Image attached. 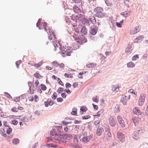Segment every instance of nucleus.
Instances as JSON below:
<instances>
[{"mask_svg": "<svg viewBox=\"0 0 148 148\" xmlns=\"http://www.w3.org/2000/svg\"><path fill=\"white\" fill-rule=\"evenodd\" d=\"M72 134H58L54 136V139L61 142L64 143L68 141L72 138Z\"/></svg>", "mask_w": 148, "mask_h": 148, "instance_id": "f257e3e1", "label": "nucleus"}, {"mask_svg": "<svg viewBox=\"0 0 148 148\" xmlns=\"http://www.w3.org/2000/svg\"><path fill=\"white\" fill-rule=\"evenodd\" d=\"M60 47L62 48L61 54L63 57L71 55L73 50L72 48L71 47H67L66 45L63 46L62 47V46H60Z\"/></svg>", "mask_w": 148, "mask_h": 148, "instance_id": "f03ea898", "label": "nucleus"}, {"mask_svg": "<svg viewBox=\"0 0 148 148\" xmlns=\"http://www.w3.org/2000/svg\"><path fill=\"white\" fill-rule=\"evenodd\" d=\"M28 84L29 87V91L30 94H32L34 93L35 90L37 88L39 84V82L38 80L35 81L34 84H33L31 82L29 81Z\"/></svg>", "mask_w": 148, "mask_h": 148, "instance_id": "7ed1b4c3", "label": "nucleus"}, {"mask_svg": "<svg viewBox=\"0 0 148 148\" xmlns=\"http://www.w3.org/2000/svg\"><path fill=\"white\" fill-rule=\"evenodd\" d=\"M103 9L100 7H97L94 10L95 16L98 18H103L105 16V14L103 13Z\"/></svg>", "mask_w": 148, "mask_h": 148, "instance_id": "20e7f679", "label": "nucleus"}, {"mask_svg": "<svg viewBox=\"0 0 148 148\" xmlns=\"http://www.w3.org/2000/svg\"><path fill=\"white\" fill-rule=\"evenodd\" d=\"M57 43L56 40H54L52 42L49 44L50 45L49 47V49L52 51H56L58 48Z\"/></svg>", "mask_w": 148, "mask_h": 148, "instance_id": "39448f33", "label": "nucleus"}, {"mask_svg": "<svg viewBox=\"0 0 148 148\" xmlns=\"http://www.w3.org/2000/svg\"><path fill=\"white\" fill-rule=\"evenodd\" d=\"M145 96L146 95L144 93L140 94L138 103V105L140 106H142L144 104Z\"/></svg>", "mask_w": 148, "mask_h": 148, "instance_id": "423d86ee", "label": "nucleus"}, {"mask_svg": "<svg viewBox=\"0 0 148 148\" xmlns=\"http://www.w3.org/2000/svg\"><path fill=\"white\" fill-rule=\"evenodd\" d=\"M37 26L38 27L39 29H40L44 28L45 31H47V23L43 22L40 23L39 21H38L36 24Z\"/></svg>", "mask_w": 148, "mask_h": 148, "instance_id": "0eeeda50", "label": "nucleus"}, {"mask_svg": "<svg viewBox=\"0 0 148 148\" xmlns=\"http://www.w3.org/2000/svg\"><path fill=\"white\" fill-rule=\"evenodd\" d=\"M130 96H127L125 95H122L121 98V101L124 105H126L127 101L130 99Z\"/></svg>", "mask_w": 148, "mask_h": 148, "instance_id": "6e6552de", "label": "nucleus"}, {"mask_svg": "<svg viewBox=\"0 0 148 148\" xmlns=\"http://www.w3.org/2000/svg\"><path fill=\"white\" fill-rule=\"evenodd\" d=\"M72 138H73V142L74 143V144L72 145V147L74 148H76L78 147V140L76 136L74 134L72 135Z\"/></svg>", "mask_w": 148, "mask_h": 148, "instance_id": "1a4fd4ad", "label": "nucleus"}, {"mask_svg": "<svg viewBox=\"0 0 148 148\" xmlns=\"http://www.w3.org/2000/svg\"><path fill=\"white\" fill-rule=\"evenodd\" d=\"M140 30V28L139 26H137L135 27L132 29L130 31V34L132 35H134L139 32Z\"/></svg>", "mask_w": 148, "mask_h": 148, "instance_id": "9d476101", "label": "nucleus"}, {"mask_svg": "<svg viewBox=\"0 0 148 148\" xmlns=\"http://www.w3.org/2000/svg\"><path fill=\"white\" fill-rule=\"evenodd\" d=\"M117 120L121 127H125L124 121L121 116H117Z\"/></svg>", "mask_w": 148, "mask_h": 148, "instance_id": "9b49d317", "label": "nucleus"}, {"mask_svg": "<svg viewBox=\"0 0 148 148\" xmlns=\"http://www.w3.org/2000/svg\"><path fill=\"white\" fill-rule=\"evenodd\" d=\"M117 137L119 140L123 142L125 141V138L124 135L120 132H118L117 133Z\"/></svg>", "mask_w": 148, "mask_h": 148, "instance_id": "f8f14e48", "label": "nucleus"}, {"mask_svg": "<svg viewBox=\"0 0 148 148\" xmlns=\"http://www.w3.org/2000/svg\"><path fill=\"white\" fill-rule=\"evenodd\" d=\"M92 138V137L91 136H85L82 138L80 140L81 141L85 143H87Z\"/></svg>", "mask_w": 148, "mask_h": 148, "instance_id": "ddd939ff", "label": "nucleus"}, {"mask_svg": "<svg viewBox=\"0 0 148 148\" xmlns=\"http://www.w3.org/2000/svg\"><path fill=\"white\" fill-rule=\"evenodd\" d=\"M108 120L110 124L112 127L115 125L116 122L113 116H110L108 118Z\"/></svg>", "mask_w": 148, "mask_h": 148, "instance_id": "4468645a", "label": "nucleus"}, {"mask_svg": "<svg viewBox=\"0 0 148 148\" xmlns=\"http://www.w3.org/2000/svg\"><path fill=\"white\" fill-rule=\"evenodd\" d=\"M89 19L93 24H97L98 25H100V23L99 22H96V20L95 17L93 16H90Z\"/></svg>", "mask_w": 148, "mask_h": 148, "instance_id": "2eb2a0df", "label": "nucleus"}, {"mask_svg": "<svg viewBox=\"0 0 148 148\" xmlns=\"http://www.w3.org/2000/svg\"><path fill=\"white\" fill-rule=\"evenodd\" d=\"M40 88L43 91L46 90L47 89V87L45 85L43 84H41L38 87V89H37V92L40 93L42 92V91L40 89Z\"/></svg>", "mask_w": 148, "mask_h": 148, "instance_id": "dca6fc26", "label": "nucleus"}, {"mask_svg": "<svg viewBox=\"0 0 148 148\" xmlns=\"http://www.w3.org/2000/svg\"><path fill=\"white\" fill-rule=\"evenodd\" d=\"M97 30L98 27L95 25H93L91 27L90 33L93 35H95L97 33Z\"/></svg>", "mask_w": 148, "mask_h": 148, "instance_id": "f3484780", "label": "nucleus"}, {"mask_svg": "<svg viewBox=\"0 0 148 148\" xmlns=\"http://www.w3.org/2000/svg\"><path fill=\"white\" fill-rule=\"evenodd\" d=\"M144 38L143 36H139L134 39V41L136 43L140 42L143 40Z\"/></svg>", "mask_w": 148, "mask_h": 148, "instance_id": "a211bd4d", "label": "nucleus"}, {"mask_svg": "<svg viewBox=\"0 0 148 148\" xmlns=\"http://www.w3.org/2000/svg\"><path fill=\"white\" fill-rule=\"evenodd\" d=\"M119 85H113L112 87V90L113 91L116 92L119 90Z\"/></svg>", "mask_w": 148, "mask_h": 148, "instance_id": "6ab92c4d", "label": "nucleus"}, {"mask_svg": "<svg viewBox=\"0 0 148 148\" xmlns=\"http://www.w3.org/2000/svg\"><path fill=\"white\" fill-rule=\"evenodd\" d=\"M103 131L104 130L103 128H98L96 130V134L97 135L100 136Z\"/></svg>", "mask_w": 148, "mask_h": 148, "instance_id": "aec40b11", "label": "nucleus"}, {"mask_svg": "<svg viewBox=\"0 0 148 148\" xmlns=\"http://www.w3.org/2000/svg\"><path fill=\"white\" fill-rule=\"evenodd\" d=\"M140 131L135 132L134 133L133 137L136 139H138L139 138V132Z\"/></svg>", "mask_w": 148, "mask_h": 148, "instance_id": "412c9836", "label": "nucleus"}, {"mask_svg": "<svg viewBox=\"0 0 148 148\" xmlns=\"http://www.w3.org/2000/svg\"><path fill=\"white\" fill-rule=\"evenodd\" d=\"M34 76L36 78H38L39 79H41L42 77V76L38 71L36 72L35 73L34 75Z\"/></svg>", "mask_w": 148, "mask_h": 148, "instance_id": "4be33fe9", "label": "nucleus"}, {"mask_svg": "<svg viewBox=\"0 0 148 148\" xmlns=\"http://www.w3.org/2000/svg\"><path fill=\"white\" fill-rule=\"evenodd\" d=\"M132 111H133V113L135 114H137L140 113V110L137 107H135L133 109Z\"/></svg>", "mask_w": 148, "mask_h": 148, "instance_id": "5701e85b", "label": "nucleus"}, {"mask_svg": "<svg viewBox=\"0 0 148 148\" xmlns=\"http://www.w3.org/2000/svg\"><path fill=\"white\" fill-rule=\"evenodd\" d=\"M47 32L48 33V32H49V33L50 34H52L53 35V36L54 38H55V39H56V36L55 35V33L53 30L51 28H48L47 29Z\"/></svg>", "mask_w": 148, "mask_h": 148, "instance_id": "b1692460", "label": "nucleus"}, {"mask_svg": "<svg viewBox=\"0 0 148 148\" xmlns=\"http://www.w3.org/2000/svg\"><path fill=\"white\" fill-rule=\"evenodd\" d=\"M73 10L74 12L76 13H79L80 12V10L77 6L75 5L73 7Z\"/></svg>", "mask_w": 148, "mask_h": 148, "instance_id": "393cba45", "label": "nucleus"}, {"mask_svg": "<svg viewBox=\"0 0 148 148\" xmlns=\"http://www.w3.org/2000/svg\"><path fill=\"white\" fill-rule=\"evenodd\" d=\"M20 143V140L17 138L13 139L12 141V143L14 145L18 144Z\"/></svg>", "mask_w": 148, "mask_h": 148, "instance_id": "a878e982", "label": "nucleus"}, {"mask_svg": "<svg viewBox=\"0 0 148 148\" xmlns=\"http://www.w3.org/2000/svg\"><path fill=\"white\" fill-rule=\"evenodd\" d=\"M64 77L66 78H73V74L70 73H66L64 74Z\"/></svg>", "mask_w": 148, "mask_h": 148, "instance_id": "bb28decb", "label": "nucleus"}, {"mask_svg": "<svg viewBox=\"0 0 148 148\" xmlns=\"http://www.w3.org/2000/svg\"><path fill=\"white\" fill-rule=\"evenodd\" d=\"M105 134H106V138L108 140H109L111 138V134L110 132H106Z\"/></svg>", "mask_w": 148, "mask_h": 148, "instance_id": "cd10ccee", "label": "nucleus"}, {"mask_svg": "<svg viewBox=\"0 0 148 148\" xmlns=\"http://www.w3.org/2000/svg\"><path fill=\"white\" fill-rule=\"evenodd\" d=\"M43 61H41L40 62L37 64H35L33 65V66L36 67V68H38L40 67L43 64Z\"/></svg>", "mask_w": 148, "mask_h": 148, "instance_id": "c85d7f7f", "label": "nucleus"}, {"mask_svg": "<svg viewBox=\"0 0 148 148\" xmlns=\"http://www.w3.org/2000/svg\"><path fill=\"white\" fill-rule=\"evenodd\" d=\"M127 65L128 67L132 68L134 67L135 65L132 62H130L127 64Z\"/></svg>", "mask_w": 148, "mask_h": 148, "instance_id": "c756f323", "label": "nucleus"}, {"mask_svg": "<svg viewBox=\"0 0 148 148\" xmlns=\"http://www.w3.org/2000/svg\"><path fill=\"white\" fill-rule=\"evenodd\" d=\"M103 127L106 132H110V129L109 127L107 124L106 123L104 124L103 125Z\"/></svg>", "mask_w": 148, "mask_h": 148, "instance_id": "7c9ffc66", "label": "nucleus"}, {"mask_svg": "<svg viewBox=\"0 0 148 148\" xmlns=\"http://www.w3.org/2000/svg\"><path fill=\"white\" fill-rule=\"evenodd\" d=\"M47 148H57V146L52 144H49L47 145Z\"/></svg>", "mask_w": 148, "mask_h": 148, "instance_id": "2f4dec72", "label": "nucleus"}, {"mask_svg": "<svg viewBox=\"0 0 148 148\" xmlns=\"http://www.w3.org/2000/svg\"><path fill=\"white\" fill-rule=\"evenodd\" d=\"M50 135H51V136H53V138H53L54 136L56 134H56V132L55 130H53L51 131L50 132Z\"/></svg>", "mask_w": 148, "mask_h": 148, "instance_id": "473e14b6", "label": "nucleus"}, {"mask_svg": "<svg viewBox=\"0 0 148 148\" xmlns=\"http://www.w3.org/2000/svg\"><path fill=\"white\" fill-rule=\"evenodd\" d=\"M59 63L56 61H55L52 62V65L55 67H57L58 66Z\"/></svg>", "mask_w": 148, "mask_h": 148, "instance_id": "72a5a7b5", "label": "nucleus"}, {"mask_svg": "<svg viewBox=\"0 0 148 148\" xmlns=\"http://www.w3.org/2000/svg\"><path fill=\"white\" fill-rule=\"evenodd\" d=\"M58 66L61 69H64L65 68V65L63 63H61L58 64Z\"/></svg>", "mask_w": 148, "mask_h": 148, "instance_id": "f704fd0d", "label": "nucleus"}, {"mask_svg": "<svg viewBox=\"0 0 148 148\" xmlns=\"http://www.w3.org/2000/svg\"><path fill=\"white\" fill-rule=\"evenodd\" d=\"M71 114L73 115H77V109L75 108H73L72 109V111L71 113Z\"/></svg>", "mask_w": 148, "mask_h": 148, "instance_id": "c9c22d12", "label": "nucleus"}, {"mask_svg": "<svg viewBox=\"0 0 148 148\" xmlns=\"http://www.w3.org/2000/svg\"><path fill=\"white\" fill-rule=\"evenodd\" d=\"M130 14V12L129 11H126L122 13L121 14L122 15H123L125 17H127Z\"/></svg>", "mask_w": 148, "mask_h": 148, "instance_id": "e433bc0d", "label": "nucleus"}, {"mask_svg": "<svg viewBox=\"0 0 148 148\" xmlns=\"http://www.w3.org/2000/svg\"><path fill=\"white\" fill-rule=\"evenodd\" d=\"M81 32L83 34H85L87 32V31L85 27H83L82 28Z\"/></svg>", "mask_w": 148, "mask_h": 148, "instance_id": "4c0bfd02", "label": "nucleus"}, {"mask_svg": "<svg viewBox=\"0 0 148 148\" xmlns=\"http://www.w3.org/2000/svg\"><path fill=\"white\" fill-rule=\"evenodd\" d=\"M132 52V49L129 47L127 48L126 49V53L127 54H130Z\"/></svg>", "mask_w": 148, "mask_h": 148, "instance_id": "58836bf2", "label": "nucleus"}, {"mask_svg": "<svg viewBox=\"0 0 148 148\" xmlns=\"http://www.w3.org/2000/svg\"><path fill=\"white\" fill-rule=\"evenodd\" d=\"M57 96V95L56 92H54L52 96V99L53 100H55Z\"/></svg>", "mask_w": 148, "mask_h": 148, "instance_id": "ea45409f", "label": "nucleus"}, {"mask_svg": "<svg viewBox=\"0 0 148 148\" xmlns=\"http://www.w3.org/2000/svg\"><path fill=\"white\" fill-rule=\"evenodd\" d=\"M139 119H138V118H135V119H133L135 125H137L139 123L138 120Z\"/></svg>", "mask_w": 148, "mask_h": 148, "instance_id": "a19ab883", "label": "nucleus"}, {"mask_svg": "<svg viewBox=\"0 0 148 148\" xmlns=\"http://www.w3.org/2000/svg\"><path fill=\"white\" fill-rule=\"evenodd\" d=\"M75 40L76 42L79 44H81L83 42V40L81 39H80L79 38H77L75 39Z\"/></svg>", "mask_w": 148, "mask_h": 148, "instance_id": "79ce46f5", "label": "nucleus"}, {"mask_svg": "<svg viewBox=\"0 0 148 148\" xmlns=\"http://www.w3.org/2000/svg\"><path fill=\"white\" fill-rule=\"evenodd\" d=\"M93 99L94 101L97 103L99 101V97L97 96L94 97L93 98Z\"/></svg>", "mask_w": 148, "mask_h": 148, "instance_id": "37998d69", "label": "nucleus"}, {"mask_svg": "<svg viewBox=\"0 0 148 148\" xmlns=\"http://www.w3.org/2000/svg\"><path fill=\"white\" fill-rule=\"evenodd\" d=\"M63 90L64 88H63L60 87L58 89L57 91L58 93L60 94L63 91Z\"/></svg>", "mask_w": 148, "mask_h": 148, "instance_id": "c03bdc74", "label": "nucleus"}, {"mask_svg": "<svg viewBox=\"0 0 148 148\" xmlns=\"http://www.w3.org/2000/svg\"><path fill=\"white\" fill-rule=\"evenodd\" d=\"M139 58L138 55V54H136V55L133 56L132 58V60H137Z\"/></svg>", "mask_w": 148, "mask_h": 148, "instance_id": "a18cd8bd", "label": "nucleus"}, {"mask_svg": "<svg viewBox=\"0 0 148 148\" xmlns=\"http://www.w3.org/2000/svg\"><path fill=\"white\" fill-rule=\"evenodd\" d=\"M128 92L130 93L134 94L136 96H137L136 93V94L134 92V91L133 89H131L129 90L128 91Z\"/></svg>", "mask_w": 148, "mask_h": 148, "instance_id": "49530a36", "label": "nucleus"}, {"mask_svg": "<svg viewBox=\"0 0 148 148\" xmlns=\"http://www.w3.org/2000/svg\"><path fill=\"white\" fill-rule=\"evenodd\" d=\"M87 110V108L86 107L84 106H82L81 107L80 110L83 112H85Z\"/></svg>", "mask_w": 148, "mask_h": 148, "instance_id": "de8ad7c7", "label": "nucleus"}, {"mask_svg": "<svg viewBox=\"0 0 148 148\" xmlns=\"http://www.w3.org/2000/svg\"><path fill=\"white\" fill-rule=\"evenodd\" d=\"M12 129L10 127H9L6 131V133L7 134H10L12 132Z\"/></svg>", "mask_w": 148, "mask_h": 148, "instance_id": "09e8293b", "label": "nucleus"}, {"mask_svg": "<svg viewBox=\"0 0 148 148\" xmlns=\"http://www.w3.org/2000/svg\"><path fill=\"white\" fill-rule=\"evenodd\" d=\"M14 101L16 102H18L20 101V97H14Z\"/></svg>", "mask_w": 148, "mask_h": 148, "instance_id": "8fccbe9b", "label": "nucleus"}, {"mask_svg": "<svg viewBox=\"0 0 148 148\" xmlns=\"http://www.w3.org/2000/svg\"><path fill=\"white\" fill-rule=\"evenodd\" d=\"M94 65L92 63H90L87 65V67L88 68H91L94 66Z\"/></svg>", "mask_w": 148, "mask_h": 148, "instance_id": "3c124183", "label": "nucleus"}, {"mask_svg": "<svg viewBox=\"0 0 148 148\" xmlns=\"http://www.w3.org/2000/svg\"><path fill=\"white\" fill-rule=\"evenodd\" d=\"M90 117V116L89 115H87L83 116L82 118L83 119H89Z\"/></svg>", "mask_w": 148, "mask_h": 148, "instance_id": "603ef678", "label": "nucleus"}, {"mask_svg": "<svg viewBox=\"0 0 148 148\" xmlns=\"http://www.w3.org/2000/svg\"><path fill=\"white\" fill-rule=\"evenodd\" d=\"M3 125L4 126V127H9V125H8V123H7V121H3Z\"/></svg>", "mask_w": 148, "mask_h": 148, "instance_id": "864d4df0", "label": "nucleus"}, {"mask_svg": "<svg viewBox=\"0 0 148 148\" xmlns=\"http://www.w3.org/2000/svg\"><path fill=\"white\" fill-rule=\"evenodd\" d=\"M47 101H48L49 105L50 106H52L53 104V101L51 99H47Z\"/></svg>", "mask_w": 148, "mask_h": 148, "instance_id": "5fc2aeb1", "label": "nucleus"}, {"mask_svg": "<svg viewBox=\"0 0 148 148\" xmlns=\"http://www.w3.org/2000/svg\"><path fill=\"white\" fill-rule=\"evenodd\" d=\"M11 121L12 123L14 125H16L18 123V121L15 120H13Z\"/></svg>", "mask_w": 148, "mask_h": 148, "instance_id": "6e6d98bb", "label": "nucleus"}, {"mask_svg": "<svg viewBox=\"0 0 148 148\" xmlns=\"http://www.w3.org/2000/svg\"><path fill=\"white\" fill-rule=\"evenodd\" d=\"M58 81L59 84L62 86L64 85L63 83L62 82L59 78H58Z\"/></svg>", "mask_w": 148, "mask_h": 148, "instance_id": "4d7b16f0", "label": "nucleus"}, {"mask_svg": "<svg viewBox=\"0 0 148 148\" xmlns=\"http://www.w3.org/2000/svg\"><path fill=\"white\" fill-rule=\"evenodd\" d=\"M11 111L14 112H18V109L16 107H14L11 109Z\"/></svg>", "mask_w": 148, "mask_h": 148, "instance_id": "13d9d810", "label": "nucleus"}, {"mask_svg": "<svg viewBox=\"0 0 148 148\" xmlns=\"http://www.w3.org/2000/svg\"><path fill=\"white\" fill-rule=\"evenodd\" d=\"M35 101L36 102L38 101L39 100V97L37 95H36L34 96V99Z\"/></svg>", "mask_w": 148, "mask_h": 148, "instance_id": "bf43d9fd", "label": "nucleus"}, {"mask_svg": "<svg viewBox=\"0 0 148 148\" xmlns=\"http://www.w3.org/2000/svg\"><path fill=\"white\" fill-rule=\"evenodd\" d=\"M78 83L77 82H75L73 85V86L74 88H76L78 86Z\"/></svg>", "mask_w": 148, "mask_h": 148, "instance_id": "052dcab7", "label": "nucleus"}, {"mask_svg": "<svg viewBox=\"0 0 148 148\" xmlns=\"http://www.w3.org/2000/svg\"><path fill=\"white\" fill-rule=\"evenodd\" d=\"M41 112L39 111H36L34 112V114L36 115H39L40 114Z\"/></svg>", "mask_w": 148, "mask_h": 148, "instance_id": "680f3d73", "label": "nucleus"}, {"mask_svg": "<svg viewBox=\"0 0 148 148\" xmlns=\"http://www.w3.org/2000/svg\"><path fill=\"white\" fill-rule=\"evenodd\" d=\"M57 101L58 102H62L63 101V99L61 97L57 98Z\"/></svg>", "mask_w": 148, "mask_h": 148, "instance_id": "e2e57ef3", "label": "nucleus"}, {"mask_svg": "<svg viewBox=\"0 0 148 148\" xmlns=\"http://www.w3.org/2000/svg\"><path fill=\"white\" fill-rule=\"evenodd\" d=\"M145 114L146 115L148 116V106H147L145 110Z\"/></svg>", "mask_w": 148, "mask_h": 148, "instance_id": "0e129e2a", "label": "nucleus"}, {"mask_svg": "<svg viewBox=\"0 0 148 148\" xmlns=\"http://www.w3.org/2000/svg\"><path fill=\"white\" fill-rule=\"evenodd\" d=\"M71 86V85L69 83H67L66 84V88H70Z\"/></svg>", "mask_w": 148, "mask_h": 148, "instance_id": "69168bd1", "label": "nucleus"}, {"mask_svg": "<svg viewBox=\"0 0 148 148\" xmlns=\"http://www.w3.org/2000/svg\"><path fill=\"white\" fill-rule=\"evenodd\" d=\"M100 122V121L99 120H96L94 122L95 124L96 125H97L98 124H99Z\"/></svg>", "mask_w": 148, "mask_h": 148, "instance_id": "338daca9", "label": "nucleus"}, {"mask_svg": "<svg viewBox=\"0 0 148 148\" xmlns=\"http://www.w3.org/2000/svg\"><path fill=\"white\" fill-rule=\"evenodd\" d=\"M52 35V34H50V35H49V36L48 39L50 40H51L53 38V36Z\"/></svg>", "mask_w": 148, "mask_h": 148, "instance_id": "774afa93", "label": "nucleus"}]
</instances>
